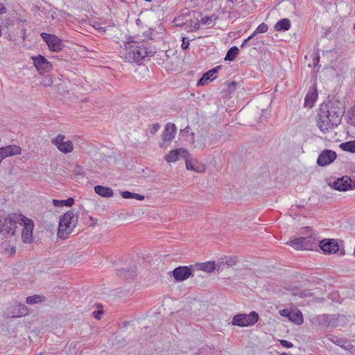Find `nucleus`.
<instances>
[{
  "mask_svg": "<svg viewBox=\"0 0 355 355\" xmlns=\"http://www.w3.org/2000/svg\"><path fill=\"white\" fill-rule=\"evenodd\" d=\"M23 219L19 222V225H22L21 239L24 243H31L33 242V230L34 228V223L32 219L22 216Z\"/></svg>",
  "mask_w": 355,
  "mask_h": 355,
  "instance_id": "obj_8",
  "label": "nucleus"
},
{
  "mask_svg": "<svg viewBox=\"0 0 355 355\" xmlns=\"http://www.w3.org/2000/svg\"><path fill=\"white\" fill-rule=\"evenodd\" d=\"M94 191L98 195L104 198L112 197L114 194L113 190L110 187L101 185L95 186Z\"/></svg>",
  "mask_w": 355,
  "mask_h": 355,
  "instance_id": "obj_22",
  "label": "nucleus"
},
{
  "mask_svg": "<svg viewBox=\"0 0 355 355\" xmlns=\"http://www.w3.org/2000/svg\"><path fill=\"white\" fill-rule=\"evenodd\" d=\"M239 51V50L238 47H236V46L231 47L228 50V51L225 55V60H228V61L234 60L235 59V58L236 57V55H238Z\"/></svg>",
  "mask_w": 355,
  "mask_h": 355,
  "instance_id": "obj_30",
  "label": "nucleus"
},
{
  "mask_svg": "<svg viewBox=\"0 0 355 355\" xmlns=\"http://www.w3.org/2000/svg\"><path fill=\"white\" fill-rule=\"evenodd\" d=\"M3 151L5 153L6 157L12 155H19L21 153V148L17 146H8L2 148Z\"/></svg>",
  "mask_w": 355,
  "mask_h": 355,
  "instance_id": "obj_26",
  "label": "nucleus"
},
{
  "mask_svg": "<svg viewBox=\"0 0 355 355\" xmlns=\"http://www.w3.org/2000/svg\"><path fill=\"white\" fill-rule=\"evenodd\" d=\"M318 98V92L316 89L309 91L305 96L304 105L309 107H313L314 103Z\"/></svg>",
  "mask_w": 355,
  "mask_h": 355,
  "instance_id": "obj_24",
  "label": "nucleus"
},
{
  "mask_svg": "<svg viewBox=\"0 0 355 355\" xmlns=\"http://www.w3.org/2000/svg\"><path fill=\"white\" fill-rule=\"evenodd\" d=\"M156 52V48L148 42L131 40L125 44L123 57L126 61L139 63L146 57L153 56Z\"/></svg>",
  "mask_w": 355,
  "mask_h": 355,
  "instance_id": "obj_2",
  "label": "nucleus"
},
{
  "mask_svg": "<svg viewBox=\"0 0 355 355\" xmlns=\"http://www.w3.org/2000/svg\"><path fill=\"white\" fill-rule=\"evenodd\" d=\"M288 319L296 324H302L304 321L302 313L299 310L291 311Z\"/></svg>",
  "mask_w": 355,
  "mask_h": 355,
  "instance_id": "obj_25",
  "label": "nucleus"
},
{
  "mask_svg": "<svg viewBox=\"0 0 355 355\" xmlns=\"http://www.w3.org/2000/svg\"><path fill=\"white\" fill-rule=\"evenodd\" d=\"M163 307L166 314L173 315L177 310V302L176 300L171 297H165L163 300Z\"/></svg>",
  "mask_w": 355,
  "mask_h": 355,
  "instance_id": "obj_17",
  "label": "nucleus"
},
{
  "mask_svg": "<svg viewBox=\"0 0 355 355\" xmlns=\"http://www.w3.org/2000/svg\"><path fill=\"white\" fill-rule=\"evenodd\" d=\"M102 313L103 312L101 311H94V317L97 319H99V315H101Z\"/></svg>",
  "mask_w": 355,
  "mask_h": 355,
  "instance_id": "obj_47",
  "label": "nucleus"
},
{
  "mask_svg": "<svg viewBox=\"0 0 355 355\" xmlns=\"http://www.w3.org/2000/svg\"><path fill=\"white\" fill-rule=\"evenodd\" d=\"M117 275L128 280L130 281L134 279L137 276V271L135 267H130L128 268H121L117 270Z\"/></svg>",
  "mask_w": 355,
  "mask_h": 355,
  "instance_id": "obj_19",
  "label": "nucleus"
},
{
  "mask_svg": "<svg viewBox=\"0 0 355 355\" xmlns=\"http://www.w3.org/2000/svg\"><path fill=\"white\" fill-rule=\"evenodd\" d=\"M333 187L336 190L340 191L354 189H355V181L348 176H343L336 180L334 182Z\"/></svg>",
  "mask_w": 355,
  "mask_h": 355,
  "instance_id": "obj_12",
  "label": "nucleus"
},
{
  "mask_svg": "<svg viewBox=\"0 0 355 355\" xmlns=\"http://www.w3.org/2000/svg\"><path fill=\"white\" fill-rule=\"evenodd\" d=\"M194 266H179V282L187 279L190 277L193 276Z\"/></svg>",
  "mask_w": 355,
  "mask_h": 355,
  "instance_id": "obj_20",
  "label": "nucleus"
},
{
  "mask_svg": "<svg viewBox=\"0 0 355 355\" xmlns=\"http://www.w3.org/2000/svg\"><path fill=\"white\" fill-rule=\"evenodd\" d=\"M7 11L6 7L3 3H0V15L6 13Z\"/></svg>",
  "mask_w": 355,
  "mask_h": 355,
  "instance_id": "obj_43",
  "label": "nucleus"
},
{
  "mask_svg": "<svg viewBox=\"0 0 355 355\" xmlns=\"http://www.w3.org/2000/svg\"><path fill=\"white\" fill-rule=\"evenodd\" d=\"M252 44H257V42H252Z\"/></svg>",
  "mask_w": 355,
  "mask_h": 355,
  "instance_id": "obj_51",
  "label": "nucleus"
},
{
  "mask_svg": "<svg viewBox=\"0 0 355 355\" xmlns=\"http://www.w3.org/2000/svg\"><path fill=\"white\" fill-rule=\"evenodd\" d=\"M279 342L281 345L284 347L291 348L293 346V345L291 342L286 340H280Z\"/></svg>",
  "mask_w": 355,
  "mask_h": 355,
  "instance_id": "obj_39",
  "label": "nucleus"
},
{
  "mask_svg": "<svg viewBox=\"0 0 355 355\" xmlns=\"http://www.w3.org/2000/svg\"><path fill=\"white\" fill-rule=\"evenodd\" d=\"M32 60L34 66L40 73L42 71L48 72L51 70L53 67L51 62L41 55H38L37 56H33Z\"/></svg>",
  "mask_w": 355,
  "mask_h": 355,
  "instance_id": "obj_14",
  "label": "nucleus"
},
{
  "mask_svg": "<svg viewBox=\"0 0 355 355\" xmlns=\"http://www.w3.org/2000/svg\"><path fill=\"white\" fill-rule=\"evenodd\" d=\"M160 128V125L159 123H153L148 126V132L150 135H155Z\"/></svg>",
  "mask_w": 355,
  "mask_h": 355,
  "instance_id": "obj_37",
  "label": "nucleus"
},
{
  "mask_svg": "<svg viewBox=\"0 0 355 355\" xmlns=\"http://www.w3.org/2000/svg\"><path fill=\"white\" fill-rule=\"evenodd\" d=\"M44 300V297L40 295H34L26 297V302L28 304H35Z\"/></svg>",
  "mask_w": 355,
  "mask_h": 355,
  "instance_id": "obj_32",
  "label": "nucleus"
},
{
  "mask_svg": "<svg viewBox=\"0 0 355 355\" xmlns=\"http://www.w3.org/2000/svg\"><path fill=\"white\" fill-rule=\"evenodd\" d=\"M176 20H177V19H176V18H174V19H173V23H175Z\"/></svg>",
  "mask_w": 355,
  "mask_h": 355,
  "instance_id": "obj_50",
  "label": "nucleus"
},
{
  "mask_svg": "<svg viewBox=\"0 0 355 355\" xmlns=\"http://www.w3.org/2000/svg\"><path fill=\"white\" fill-rule=\"evenodd\" d=\"M23 214L12 213L0 216V232L3 234H15L17 224L21 221Z\"/></svg>",
  "mask_w": 355,
  "mask_h": 355,
  "instance_id": "obj_4",
  "label": "nucleus"
},
{
  "mask_svg": "<svg viewBox=\"0 0 355 355\" xmlns=\"http://www.w3.org/2000/svg\"><path fill=\"white\" fill-rule=\"evenodd\" d=\"M11 252H15V248H12V250H11Z\"/></svg>",
  "mask_w": 355,
  "mask_h": 355,
  "instance_id": "obj_48",
  "label": "nucleus"
},
{
  "mask_svg": "<svg viewBox=\"0 0 355 355\" xmlns=\"http://www.w3.org/2000/svg\"><path fill=\"white\" fill-rule=\"evenodd\" d=\"M336 344L345 350L352 352L355 347L347 340H337Z\"/></svg>",
  "mask_w": 355,
  "mask_h": 355,
  "instance_id": "obj_31",
  "label": "nucleus"
},
{
  "mask_svg": "<svg viewBox=\"0 0 355 355\" xmlns=\"http://www.w3.org/2000/svg\"><path fill=\"white\" fill-rule=\"evenodd\" d=\"M182 48L183 49H187L189 46V42L187 40V38L184 37H182Z\"/></svg>",
  "mask_w": 355,
  "mask_h": 355,
  "instance_id": "obj_40",
  "label": "nucleus"
},
{
  "mask_svg": "<svg viewBox=\"0 0 355 355\" xmlns=\"http://www.w3.org/2000/svg\"><path fill=\"white\" fill-rule=\"evenodd\" d=\"M212 17H204L201 19V24L205 25H209L212 21Z\"/></svg>",
  "mask_w": 355,
  "mask_h": 355,
  "instance_id": "obj_38",
  "label": "nucleus"
},
{
  "mask_svg": "<svg viewBox=\"0 0 355 355\" xmlns=\"http://www.w3.org/2000/svg\"><path fill=\"white\" fill-rule=\"evenodd\" d=\"M291 27V22L288 19L284 18L277 21L275 28L278 31H288Z\"/></svg>",
  "mask_w": 355,
  "mask_h": 355,
  "instance_id": "obj_27",
  "label": "nucleus"
},
{
  "mask_svg": "<svg viewBox=\"0 0 355 355\" xmlns=\"http://www.w3.org/2000/svg\"><path fill=\"white\" fill-rule=\"evenodd\" d=\"M279 355H288V354H286V353H282V354H280Z\"/></svg>",
  "mask_w": 355,
  "mask_h": 355,
  "instance_id": "obj_49",
  "label": "nucleus"
},
{
  "mask_svg": "<svg viewBox=\"0 0 355 355\" xmlns=\"http://www.w3.org/2000/svg\"><path fill=\"white\" fill-rule=\"evenodd\" d=\"M348 123L355 126V105L348 112Z\"/></svg>",
  "mask_w": 355,
  "mask_h": 355,
  "instance_id": "obj_36",
  "label": "nucleus"
},
{
  "mask_svg": "<svg viewBox=\"0 0 355 355\" xmlns=\"http://www.w3.org/2000/svg\"><path fill=\"white\" fill-rule=\"evenodd\" d=\"M194 267L197 270H202L208 273L213 272L216 268L215 263L214 261L196 263Z\"/></svg>",
  "mask_w": 355,
  "mask_h": 355,
  "instance_id": "obj_23",
  "label": "nucleus"
},
{
  "mask_svg": "<svg viewBox=\"0 0 355 355\" xmlns=\"http://www.w3.org/2000/svg\"><path fill=\"white\" fill-rule=\"evenodd\" d=\"M221 69V66H217L212 69L209 70L206 73H205L200 79L198 82V85H207L209 80H213L215 79V77H213L214 74H216L218 70Z\"/></svg>",
  "mask_w": 355,
  "mask_h": 355,
  "instance_id": "obj_18",
  "label": "nucleus"
},
{
  "mask_svg": "<svg viewBox=\"0 0 355 355\" xmlns=\"http://www.w3.org/2000/svg\"><path fill=\"white\" fill-rule=\"evenodd\" d=\"M176 133V125L175 123H168L165 125L162 135L161 148H167L170 146L171 141L175 138Z\"/></svg>",
  "mask_w": 355,
  "mask_h": 355,
  "instance_id": "obj_10",
  "label": "nucleus"
},
{
  "mask_svg": "<svg viewBox=\"0 0 355 355\" xmlns=\"http://www.w3.org/2000/svg\"><path fill=\"white\" fill-rule=\"evenodd\" d=\"M179 157L184 159L186 168L187 170L193 171L196 173H203L206 170L205 164L200 163L196 158L193 157L187 150L179 148Z\"/></svg>",
  "mask_w": 355,
  "mask_h": 355,
  "instance_id": "obj_5",
  "label": "nucleus"
},
{
  "mask_svg": "<svg viewBox=\"0 0 355 355\" xmlns=\"http://www.w3.org/2000/svg\"><path fill=\"white\" fill-rule=\"evenodd\" d=\"M340 146L343 150L355 153V140L342 143Z\"/></svg>",
  "mask_w": 355,
  "mask_h": 355,
  "instance_id": "obj_33",
  "label": "nucleus"
},
{
  "mask_svg": "<svg viewBox=\"0 0 355 355\" xmlns=\"http://www.w3.org/2000/svg\"><path fill=\"white\" fill-rule=\"evenodd\" d=\"M290 313H291V311H289L288 309H284V310L280 311L281 315L286 316L288 318Z\"/></svg>",
  "mask_w": 355,
  "mask_h": 355,
  "instance_id": "obj_42",
  "label": "nucleus"
},
{
  "mask_svg": "<svg viewBox=\"0 0 355 355\" xmlns=\"http://www.w3.org/2000/svg\"><path fill=\"white\" fill-rule=\"evenodd\" d=\"M268 25L265 23H262L258 26L256 30L252 33L253 37H254L258 33H264L268 31Z\"/></svg>",
  "mask_w": 355,
  "mask_h": 355,
  "instance_id": "obj_35",
  "label": "nucleus"
},
{
  "mask_svg": "<svg viewBox=\"0 0 355 355\" xmlns=\"http://www.w3.org/2000/svg\"><path fill=\"white\" fill-rule=\"evenodd\" d=\"M78 216L74 209L67 211L60 217L58 237L65 239L73 232L78 223Z\"/></svg>",
  "mask_w": 355,
  "mask_h": 355,
  "instance_id": "obj_3",
  "label": "nucleus"
},
{
  "mask_svg": "<svg viewBox=\"0 0 355 355\" xmlns=\"http://www.w3.org/2000/svg\"><path fill=\"white\" fill-rule=\"evenodd\" d=\"M52 202H53V205L55 207H63V206L71 207L74 204L75 200L73 198H69L67 200L53 199Z\"/></svg>",
  "mask_w": 355,
  "mask_h": 355,
  "instance_id": "obj_28",
  "label": "nucleus"
},
{
  "mask_svg": "<svg viewBox=\"0 0 355 355\" xmlns=\"http://www.w3.org/2000/svg\"><path fill=\"white\" fill-rule=\"evenodd\" d=\"M287 243L295 250H312L316 245V239L313 236H309L306 237L295 238L291 240Z\"/></svg>",
  "mask_w": 355,
  "mask_h": 355,
  "instance_id": "obj_7",
  "label": "nucleus"
},
{
  "mask_svg": "<svg viewBox=\"0 0 355 355\" xmlns=\"http://www.w3.org/2000/svg\"><path fill=\"white\" fill-rule=\"evenodd\" d=\"M1 33H2L1 29L0 28V37L1 36Z\"/></svg>",
  "mask_w": 355,
  "mask_h": 355,
  "instance_id": "obj_52",
  "label": "nucleus"
},
{
  "mask_svg": "<svg viewBox=\"0 0 355 355\" xmlns=\"http://www.w3.org/2000/svg\"><path fill=\"white\" fill-rule=\"evenodd\" d=\"M320 248L327 253H335L338 250V245L334 239H324L320 243Z\"/></svg>",
  "mask_w": 355,
  "mask_h": 355,
  "instance_id": "obj_15",
  "label": "nucleus"
},
{
  "mask_svg": "<svg viewBox=\"0 0 355 355\" xmlns=\"http://www.w3.org/2000/svg\"><path fill=\"white\" fill-rule=\"evenodd\" d=\"M337 157L335 151L331 150H324L319 155L317 164L320 166H325L331 164Z\"/></svg>",
  "mask_w": 355,
  "mask_h": 355,
  "instance_id": "obj_13",
  "label": "nucleus"
},
{
  "mask_svg": "<svg viewBox=\"0 0 355 355\" xmlns=\"http://www.w3.org/2000/svg\"><path fill=\"white\" fill-rule=\"evenodd\" d=\"M253 37H254L253 35L251 34L247 39L244 40V41L242 42L241 45V47L243 48L245 46H247L248 42H250Z\"/></svg>",
  "mask_w": 355,
  "mask_h": 355,
  "instance_id": "obj_41",
  "label": "nucleus"
},
{
  "mask_svg": "<svg viewBox=\"0 0 355 355\" xmlns=\"http://www.w3.org/2000/svg\"><path fill=\"white\" fill-rule=\"evenodd\" d=\"M345 110L344 104L336 98L323 102L318 114V127L322 132H325L338 126L341 122Z\"/></svg>",
  "mask_w": 355,
  "mask_h": 355,
  "instance_id": "obj_1",
  "label": "nucleus"
},
{
  "mask_svg": "<svg viewBox=\"0 0 355 355\" xmlns=\"http://www.w3.org/2000/svg\"><path fill=\"white\" fill-rule=\"evenodd\" d=\"M144 35L148 39H152V31L150 30L148 32H145Z\"/></svg>",
  "mask_w": 355,
  "mask_h": 355,
  "instance_id": "obj_46",
  "label": "nucleus"
},
{
  "mask_svg": "<svg viewBox=\"0 0 355 355\" xmlns=\"http://www.w3.org/2000/svg\"><path fill=\"white\" fill-rule=\"evenodd\" d=\"M28 313V308L22 304H17L12 307L10 313H8V317L19 318L27 315Z\"/></svg>",
  "mask_w": 355,
  "mask_h": 355,
  "instance_id": "obj_16",
  "label": "nucleus"
},
{
  "mask_svg": "<svg viewBox=\"0 0 355 355\" xmlns=\"http://www.w3.org/2000/svg\"><path fill=\"white\" fill-rule=\"evenodd\" d=\"M354 30H355V22H354Z\"/></svg>",
  "mask_w": 355,
  "mask_h": 355,
  "instance_id": "obj_53",
  "label": "nucleus"
},
{
  "mask_svg": "<svg viewBox=\"0 0 355 355\" xmlns=\"http://www.w3.org/2000/svg\"><path fill=\"white\" fill-rule=\"evenodd\" d=\"M179 140H184L187 143L193 144L195 140L194 132L187 126L181 129L179 133Z\"/></svg>",
  "mask_w": 355,
  "mask_h": 355,
  "instance_id": "obj_21",
  "label": "nucleus"
},
{
  "mask_svg": "<svg viewBox=\"0 0 355 355\" xmlns=\"http://www.w3.org/2000/svg\"><path fill=\"white\" fill-rule=\"evenodd\" d=\"M164 158L168 163L175 162L178 159V148L171 150Z\"/></svg>",
  "mask_w": 355,
  "mask_h": 355,
  "instance_id": "obj_34",
  "label": "nucleus"
},
{
  "mask_svg": "<svg viewBox=\"0 0 355 355\" xmlns=\"http://www.w3.org/2000/svg\"><path fill=\"white\" fill-rule=\"evenodd\" d=\"M259 320V315L255 311H252L250 314H237L232 319V324L239 327H247L253 325Z\"/></svg>",
  "mask_w": 355,
  "mask_h": 355,
  "instance_id": "obj_6",
  "label": "nucleus"
},
{
  "mask_svg": "<svg viewBox=\"0 0 355 355\" xmlns=\"http://www.w3.org/2000/svg\"><path fill=\"white\" fill-rule=\"evenodd\" d=\"M64 135H58L52 139L51 142L60 152L67 154L73 151V146L72 141L69 140L64 141Z\"/></svg>",
  "mask_w": 355,
  "mask_h": 355,
  "instance_id": "obj_11",
  "label": "nucleus"
},
{
  "mask_svg": "<svg viewBox=\"0 0 355 355\" xmlns=\"http://www.w3.org/2000/svg\"><path fill=\"white\" fill-rule=\"evenodd\" d=\"M40 36L44 40V41L47 44L50 51L58 52L63 49L64 45L62 40L56 35L46 33H42L40 34Z\"/></svg>",
  "mask_w": 355,
  "mask_h": 355,
  "instance_id": "obj_9",
  "label": "nucleus"
},
{
  "mask_svg": "<svg viewBox=\"0 0 355 355\" xmlns=\"http://www.w3.org/2000/svg\"><path fill=\"white\" fill-rule=\"evenodd\" d=\"M121 196H122V198H123L125 199L134 198V199H137L138 200H143L144 199V196L143 195L132 193V192H130L128 191H125L121 192Z\"/></svg>",
  "mask_w": 355,
  "mask_h": 355,
  "instance_id": "obj_29",
  "label": "nucleus"
},
{
  "mask_svg": "<svg viewBox=\"0 0 355 355\" xmlns=\"http://www.w3.org/2000/svg\"><path fill=\"white\" fill-rule=\"evenodd\" d=\"M6 157L5 153L3 151L2 148H0V164L1 163L2 160Z\"/></svg>",
  "mask_w": 355,
  "mask_h": 355,
  "instance_id": "obj_45",
  "label": "nucleus"
},
{
  "mask_svg": "<svg viewBox=\"0 0 355 355\" xmlns=\"http://www.w3.org/2000/svg\"><path fill=\"white\" fill-rule=\"evenodd\" d=\"M173 277H174L175 280L178 281V267L174 268L172 271Z\"/></svg>",
  "mask_w": 355,
  "mask_h": 355,
  "instance_id": "obj_44",
  "label": "nucleus"
}]
</instances>
